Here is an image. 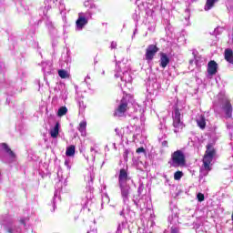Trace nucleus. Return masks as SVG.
<instances>
[{
	"instance_id": "20e7f679",
	"label": "nucleus",
	"mask_w": 233,
	"mask_h": 233,
	"mask_svg": "<svg viewBox=\"0 0 233 233\" xmlns=\"http://www.w3.org/2000/svg\"><path fill=\"white\" fill-rule=\"evenodd\" d=\"M183 115L181 114V110L179 108L175 107L173 112V127L175 134H177L180 130L185 128V124L183 123Z\"/></svg>"
},
{
	"instance_id": "5701e85b",
	"label": "nucleus",
	"mask_w": 233,
	"mask_h": 233,
	"mask_svg": "<svg viewBox=\"0 0 233 233\" xmlns=\"http://www.w3.org/2000/svg\"><path fill=\"white\" fill-rule=\"evenodd\" d=\"M108 203H110V197H108V194L104 193L102 195L101 208H105V205H108Z\"/></svg>"
},
{
	"instance_id": "f704fd0d",
	"label": "nucleus",
	"mask_w": 233,
	"mask_h": 233,
	"mask_svg": "<svg viewBox=\"0 0 233 233\" xmlns=\"http://www.w3.org/2000/svg\"><path fill=\"white\" fill-rule=\"evenodd\" d=\"M223 27H217L214 31V33L216 34V35H219V34L223 33Z\"/></svg>"
},
{
	"instance_id": "a19ab883",
	"label": "nucleus",
	"mask_w": 233,
	"mask_h": 233,
	"mask_svg": "<svg viewBox=\"0 0 233 233\" xmlns=\"http://www.w3.org/2000/svg\"><path fill=\"white\" fill-rule=\"evenodd\" d=\"M53 67H52V62H49V74H52L53 71Z\"/></svg>"
},
{
	"instance_id": "f257e3e1",
	"label": "nucleus",
	"mask_w": 233,
	"mask_h": 233,
	"mask_svg": "<svg viewBox=\"0 0 233 233\" xmlns=\"http://www.w3.org/2000/svg\"><path fill=\"white\" fill-rule=\"evenodd\" d=\"M115 77H120L119 86L123 90L125 87L130 88L132 83V71L130 66L119 63L116 67Z\"/></svg>"
},
{
	"instance_id": "4c0bfd02",
	"label": "nucleus",
	"mask_w": 233,
	"mask_h": 233,
	"mask_svg": "<svg viewBox=\"0 0 233 233\" xmlns=\"http://www.w3.org/2000/svg\"><path fill=\"white\" fill-rule=\"evenodd\" d=\"M65 166L66 167L67 170H70V168H72V167L70 166V159L65 160Z\"/></svg>"
},
{
	"instance_id": "a18cd8bd",
	"label": "nucleus",
	"mask_w": 233,
	"mask_h": 233,
	"mask_svg": "<svg viewBox=\"0 0 233 233\" xmlns=\"http://www.w3.org/2000/svg\"><path fill=\"white\" fill-rule=\"evenodd\" d=\"M227 128H228V130H230V128H232V125H227Z\"/></svg>"
},
{
	"instance_id": "c756f323",
	"label": "nucleus",
	"mask_w": 233,
	"mask_h": 233,
	"mask_svg": "<svg viewBox=\"0 0 233 233\" xmlns=\"http://www.w3.org/2000/svg\"><path fill=\"white\" fill-rule=\"evenodd\" d=\"M184 174L183 171H177L174 174V179L175 181H179L181 179V177H183Z\"/></svg>"
},
{
	"instance_id": "4468645a",
	"label": "nucleus",
	"mask_w": 233,
	"mask_h": 233,
	"mask_svg": "<svg viewBox=\"0 0 233 233\" xmlns=\"http://www.w3.org/2000/svg\"><path fill=\"white\" fill-rule=\"evenodd\" d=\"M159 63L161 68H167L168 63H170V58H168V56H167V54L161 53Z\"/></svg>"
},
{
	"instance_id": "3c124183",
	"label": "nucleus",
	"mask_w": 233,
	"mask_h": 233,
	"mask_svg": "<svg viewBox=\"0 0 233 233\" xmlns=\"http://www.w3.org/2000/svg\"><path fill=\"white\" fill-rule=\"evenodd\" d=\"M102 75L105 76V71L102 72Z\"/></svg>"
},
{
	"instance_id": "2eb2a0df",
	"label": "nucleus",
	"mask_w": 233,
	"mask_h": 233,
	"mask_svg": "<svg viewBox=\"0 0 233 233\" xmlns=\"http://www.w3.org/2000/svg\"><path fill=\"white\" fill-rule=\"evenodd\" d=\"M59 128H61V125L57 122L55 127L50 129L49 134L53 139L57 138V136H59Z\"/></svg>"
},
{
	"instance_id": "473e14b6",
	"label": "nucleus",
	"mask_w": 233,
	"mask_h": 233,
	"mask_svg": "<svg viewBox=\"0 0 233 233\" xmlns=\"http://www.w3.org/2000/svg\"><path fill=\"white\" fill-rule=\"evenodd\" d=\"M90 152H91V156L93 157V161H96V154H97V150H96V148H94V147H91Z\"/></svg>"
},
{
	"instance_id": "6e6552de",
	"label": "nucleus",
	"mask_w": 233,
	"mask_h": 233,
	"mask_svg": "<svg viewBox=\"0 0 233 233\" xmlns=\"http://www.w3.org/2000/svg\"><path fill=\"white\" fill-rule=\"evenodd\" d=\"M121 189V198L124 205L130 203V186H119Z\"/></svg>"
},
{
	"instance_id": "603ef678",
	"label": "nucleus",
	"mask_w": 233,
	"mask_h": 233,
	"mask_svg": "<svg viewBox=\"0 0 233 233\" xmlns=\"http://www.w3.org/2000/svg\"><path fill=\"white\" fill-rule=\"evenodd\" d=\"M86 79H90V77H89V76H86Z\"/></svg>"
},
{
	"instance_id": "39448f33",
	"label": "nucleus",
	"mask_w": 233,
	"mask_h": 233,
	"mask_svg": "<svg viewBox=\"0 0 233 233\" xmlns=\"http://www.w3.org/2000/svg\"><path fill=\"white\" fill-rule=\"evenodd\" d=\"M171 167L177 168V167H184L185 165V154L181 150H177L171 155Z\"/></svg>"
},
{
	"instance_id": "c03bdc74",
	"label": "nucleus",
	"mask_w": 233,
	"mask_h": 233,
	"mask_svg": "<svg viewBox=\"0 0 233 233\" xmlns=\"http://www.w3.org/2000/svg\"><path fill=\"white\" fill-rule=\"evenodd\" d=\"M127 156H128V150H126L124 153V157L127 158Z\"/></svg>"
},
{
	"instance_id": "f3484780",
	"label": "nucleus",
	"mask_w": 233,
	"mask_h": 233,
	"mask_svg": "<svg viewBox=\"0 0 233 233\" xmlns=\"http://www.w3.org/2000/svg\"><path fill=\"white\" fill-rule=\"evenodd\" d=\"M224 57L228 63L233 65V51L230 48L225 50Z\"/></svg>"
},
{
	"instance_id": "a878e982",
	"label": "nucleus",
	"mask_w": 233,
	"mask_h": 233,
	"mask_svg": "<svg viewBox=\"0 0 233 233\" xmlns=\"http://www.w3.org/2000/svg\"><path fill=\"white\" fill-rule=\"evenodd\" d=\"M78 15L81 17H84V19L86 20V22L88 23V20L89 19H92V11L88 10L87 12L86 13H79Z\"/></svg>"
},
{
	"instance_id": "37998d69",
	"label": "nucleus",
	"mask_w": 233,
	"mask_h": 233,
	"mask_svg": "<svg viewBox=\"0 0 233 233\" xmlns=\"http://www.w3.org/2000/svg\"><path fill=\"white\" fill-rule=\"evenodd\" d=\"M195 63L196 65H199V60H198V56H195Z\"/></svg>"
},
{
	"instance_id": "bb28decb",
	"label": "nucleus",
	"mask_w": 233,
	"mask_h": 233,
	"mask_svg": "<svg viewBox=\"0 0 233 233\" xmlns=\"http://www.w3.org/2000/svg\"><path fill=\"white\" fill-rule=\"evenodd\" d=\"M58 76H59V77H61V79H66V78L70 77L68 71H66L65 69L58 70Z\"/></svg>"
},
{
	"instance_id": "0eeeda50",
	"label": "nucleus",
	"mask_w": 233,
	"mask_h": 233,
	"mask_svg": "<svg viewBox=\"0 0 233 233\" xmlns=\"http://www.w3.org/2000/svg\"><path fill=\"white\" fill-rule=\"evenodd\" d=\"M2 148L5 150V155L4 157V161L5 163H15L17 161V156H15V153L10 149V147L6 145L5 143L2 144Z\"/></svg>"
},
{
	"instance_id": "c85d7f7f",
	"label": "nucleus",
	"mask_w": 233,
	"mask_h": 233,
	"mask_svg": "<svg viewBox=\"0 0 233 233\" xmlns=\"http://www.w3.org/2000/svg\"><path fill=\"white\" fill-rule=\"evenodd\" d=\"M84 5L86 8H89L90 10H94L96 8V5L92 0H87L84 3Z\"/></svg>"
},
{
	"instance_id": "6ab92c4d",
	"label": "nucleus",
	"mask_w": 233,
	"mask_h": 233,
	"mask_svg": "<svg viewBox=\"0 0 233 233\" xmlns=\"http://www.w3.org/2000/svg\"><path fill=\"white\" fill-rule=\"evenodd\" d=\"M78 131L84 137L85 136H86V120H83L82 122H80L78 126Z\"/></svg>"
},
{
	"instance_id": "dca6fc26",
	"label": "nucleus",
	"mask_w": 233,
	"mask_h": 233,
	"mask_svg": "<svg viewBox=\"0 0 233 233\" xmlns=\"http://www.w3.org/2000/svg\"><path fill=\"white\" fill-rule=\"evenodd\" d=\"M223 109L228 117H232V105H230V102H228V100L225 101Z\"/></svg>"
},
{
	"instance_id": "b1692460",
	"label": "nucleus",
	"mask_w": 233,
	"mask_h": 233,
	"mask_svg": "<svg viewBox=\"0 0 233 233\" xmlns=\"http://www.w3.org/2000/svg\"><path fill=\"white\" fill-rule=\"evenodd\" d=\"M5 230H7L8 233H21V228L15 226H7Z\"/></svg>"
},
{
	"instance_id": "4be33fe9",
	"label": "nucleus",
	"mask_w": 233,
	"mask_h": 233,
	"mask_svg": "<svg viewBox=\"0 0 233 233\" xmlns=\"http://www.w3.org/2000/svg\"><path fill=\"white\" fill-rule=\"evenodd\" d=\"M66 156H67V157H73V156H76V147H68L66 150Z\"/></svg>"
},
{
	"instance_id": "ea45409f",
	"label": "nucleus",
	"mask_w": 233,
	"mask_h": 233,
	"mask_svg": "<svg viewBox=\"0 0 233 233\" xmlns=\"http://www.w3.org/2000/svg\"><path fill=\"white\" fill-rule=\"evenodd\" d=\"M171 233H179V229L177 228H171Z\"/></svg>"
},
{
	"instance_id": "9d476101",
	"label": "nucleus",
	"mask_w": 233,
	"mask_h": 233,
	"mask_svg": "<svg viewBox=\"0 0 233 233\" xmlns=\"http://www.w3.org/2000/svg\"><path fill=\"white\" fill-rule=\"evenodd\" d=\"M128 181H130V177H128V172H127L125 168L120 169V173L118 176L119 187L126 186L128 183Z\"/></svg>"
},
{
	"instance_id": "ddd939ff",
	"label": "nucleus",
	"mask_w": 233,
	"mask_h": 233,
	"mask_svg": "<svg viewBox=\"0 0 233 233\" xmlns=\"http://www.w3.org/2000/svg\"><path fill=\"white\" fill-rule=\"evenodd\" d=\"M48 13V8L45 7L44 8V21H46V25L47 26L48 30L52 32L54 30V23L51 22L50 18L46 15Z\"/></svg>"
},
{
	"instance_id": "5fc2aeb1",
	"label": "nucleus",
	"mask_w": 233,
	"mask_h": 233,
	"mask_svg": "<svg viewBox=\"0 0 233 233\" xmlns=\"http://www.w3.org/2000/svg\"><path fill=\"white\" fill-rule=\"evenodd\" d=\"M120 216H123V212L120 213Z\"/></svg>"
},
{
	"instance_id": "f8f14e48",
	"label": "nucleus",
	"mask_w": 233,
	"mask_h": 233,
	"mask_svg": "<svg viewBox=\"0 0 233 233\" xmlns=\"http://www.w3.org/2000/svg\"><path fill=\"white\" fill-rule=\"evenodd\" d=\"M76 25V30L81 31L83 30V28H85V26H86V25H88V22L86 21V19H85L84 16H82V15H78Z\"/></svg>"
},
{
	"instance_id": "cd10ccee",
	"label": "nucleus",
	"mask_w": 233,
	"mask_h": 233,
	"mask_svg": "<svg viewBox=\"0 0 233 233\" xmlns=\"http://www.w3.org/2000/svg\"><path fill=\"white\" fill-rule=\"evenodd\" d=\"M68 112V108L66 106H61L57 111L58 117H63V116H66Z\"/></svg>"
},
{
	"instance_id": "f03ea898",
	"label": "nucleus",
	"mask_w": 233,
	"mask_h": 233,
	"mask_svg": "<svg viewBox=\"0 0 233 233\" xmlns=\"http://www.w3.org/2000/svg\"><path fill=\"white\" fill-rule=\"evenodd\" d=\"M215 156L216 149H214L212 145L208 144L203 158V166L200 168V176H208V172H210V163H212Z\"/></svg>"
},
{
	"instance_id": "2f4dec72",
	"label": "nucleus",
	"mask_w": 233,
	"mask_h": 233,
	"mask_svg": "<svg viewBox=\"0 0 233 233\" xmlns=\"http://www.w3.org/2000/svg\"><path fill=\"white\" fill-rule=\"evenodd\" d=\"M62 57H65V63H66L68 65V63H72V58L70 57V55H68V53L64 54L62 56Z\"/></svg>"
},
{
	"instance_id": "79ce46f5",
	"label": "nucleus",
	"mask_w": 233,
	"mask_h": 233,
	"mask_svg": "<svg viewBox=\"0 0 233 233\" xmlns=\"http://www.w3.org/2000/svg\"><path fill=\"white\" fill-rule=\"evenodd\" d=\"M162 147H168V142L167 140L162 141Z\"/></svg>"
},
{
	"instance_id": "7c9ffc66",
	"label": "nucleus",
	"mask_w": 233,
	"mask_h": 233,
	"mask_svg": "<svg viewBox=\"0 0 233 233\" xmlns=\"http://www.w3.org/2000/svg\"><path fill=\"white\" fill-rule=\"evenodd\" d=\"M143 190H145V184H143V182H139V186L137 188L138 198L143 194Z\"/></svg>"
},
{
	"instance_id": "09e8293b",
	"label": "nucleus",
	"mask_w": 233,
	"mask_h": 233,
	"mask_svg": "<svg viewBox=\"0 0 233 233\" xmlns=\"http://www.w3.org/2000/svg\"><path fill=\"white\" fill-rule=\"evenodd\" d=\"M189 63L192 65L194 63V60H190Z\"/></svg>"
},
{
	"instance_id": "72a5a7b5",
	"label": "nucleus",
	"mask_w": 233,
	"mask_h": 233,
	"mask_svg": "<svg viewBox=\"0 0 233 233\" xmlns=\"http://www.w3.org/2000/svg\"><path fill=\"white\" fill-rule=\"evenodd\" d=\"M60 185H61V181L57 182V184H56V192H55L54 201H56V198H57V192H59V187H58V189H57V187H60Z\"/></svg>"
},
{
	"instance_id": "c9c22d12",
	"label": "nucleus",
	"mask_w": 233,
	"mask_h": 233,
	"mask_svg": "<svg viewBox=\"0 0 233 233\" xmlns=\"http://www.w3.org/2000/svg\"><path fill=\"white\" fill-rule=\"evenodd\" d=\"M197 198H198V201H205V195H203L202 193H198V195H197Z\"/></svg>"
},
{
	"instance_id": "a211bd4d",
	"label": "nucleus",
	"mask_w": 233,
	"mask_h": 233,
	"mask_svg": "<svg viewBox=\"0 0 233 233\" xmlns=\"http://www.w3.org/2000/svg\"><path fill=\"white\" fill-rule=\"evenodd\" d=\"M172 212V215L168 217V221L171 223V225H176L177 222V208H174Z\"/></svg>"
},
{
	"instance_id": "7ed1b4c3",
	"label": "nucleus",
	"mask_w": 233,
	"mask_h": 233,
	"mask_svg": "<svg viewBox=\"0 0 233 233\" xmlns=\"http://www.w3.org/2000/svg\"><path fill=\"white\" fill-rule=\"evenodd\" d=\"M133 203L137 208H140V210H150L152 208V200L150 197L147 195H142L140 198L137 196H134Z\"/></svg>"
},
{
	"instance_id": "1a4fd4ad",
	"label": "nucleus",
	"mask_w": 233,
	"mask_h": 233,
	"mask_svg": "<svg viewBox=\"0 0 233 233\" xmlns=\"http://www.w3.org/2000/svg\"><path fill=\"white\" fill-rule=\"evenodd\" d=\"M158 50L159 49L155 45H149L146 50V61H152V59H154V56L157 54Z\"/></svg>"
},
{
	"instance_id": "58836bf2",
	"label": "nucleus",
	"mask_w": 233,
	"mask_h": 233,
	"mask_svg": "<svg viewBox=\"0 0 233 233\" xmlns=\"http://www.w3.org/2000/svg\"><path fill=\"white\" fill-rule=\"evenodd\" d=\"M143 152H145V148H144V147H138V148L137 149V154H141V153H143Z\"/></svg>"
},
{
	"instance_id": "423d86ee",
	"label": "nucleus",
	"mask_w": 233,
	"mask_h": 233,
	"mask_svg": "<svg viewBox=\"0 0 233 233\" xmlns=\"http://www.w3.org/2000/svg\"><path fill=\"white\" fill-rule=\"evenodd\" d=\"M127 110H128V97L126 96L122 97L118 107L115 111V116L117 117H125Z\"/></svg>"
},
{
	"instance_id": "412c9836",
	"label": "nucleus",
	"mask_w": 233,
	"mask_h": 233,
	"mask_svg": "<svg viewBox=\"0 0 233 233\" xmlns=\"http://www.w3.org/2000/svg\"><path fill=\"white\" fill-rule=\"evenodd\" d=\"M197 125L203 130L207 127V122L204 116H200L197 118Z\"/></svg>"
},
{
	"instance_id": "9b49d317",
	"label": "nucleus",
	"mask_w": 233,
	"mask_h": 233,
	"mask_svg": "<svg viewBox=\"0 0 233 233\" xmlns=\"http://www.w3.org/2000/svg\"><path fill=\"white\" fill-rule=\"evenodd\" d=\"M218 73V63L216 61L211 60L208 64V77H212L215 74Z\"/></svg>"
},
{
	"instance_id": "393cba45",
	"label": "nucleus",
	"mask_w": 233,
	"mask_h": 233,
	"mask_svg": "<svg viewBox=\"0 0 233 233\" xmlns=\"http://www.w3.org/2000/svg\"><path fill=\"white\" fill-rule=\"evenodd\" d=\"M76 101L79 106V114H83V112H85V109L86 108V105H85V102H83L81 98H77Z\"/></svg>"
},
{
	"instance_id": "49530a36",
	"label": "nucleus",
	"mask_w": 233,
	"mask_h": 233,
	"mask_svg": "<svg viewBox=\"0 0 233 233\" xmlns=\"http://www.w3.org/2000/svg\"><path fill=\"white\" fill-rule=\"evenodd\" d=\"M20 223H22V225H25V219H21Z\"/></svg>"
},
{
	"instance_id": "aec40b11",
	"label": "nucleus",
	"mask_w": 233,
	"mask_h": 233,
	"mask_svg": "<svg viewBox=\"0 0 233 233\" xmlns=\"http://www.w3.org/2000/svg\"><path fill=\"white\" fill-rule=\"evenodd\" d=\"M218 3V0H207L206 5L204 6V10L208 12V10H212L214 8V5Z\"/></svg>"
},
{
	"instance_id": "e433bc0d",
	"label": "nucleus",
	"mask_w": 233,
	"mask_h": 233,
	"mask_svg": "<svg viewBox=\"0 0 233 233\" xmlns=\"http://www.w3.org/2000/svg\"><path fill=\"white\" fill-rule=\"evenodd\" d=\"M116 48H117V42L112 41L111 45H110V49L111 50H116Z\"/></svg>"
},
{
	"instance_id": "de8ad7c7",
	"label": "nucleus",
	"mask_w": 233,
	"mask_h": 233,
	"mask_svg": "<svg viewBox=\"0 0 233 233\" xmlns=\"http://www.w3.org/2000/svg\"><path fill=\"white\" fill-rule=\"evenodd\" d=\"M133 137H134L135 139H137V135H134Z\"/></svg>"
},
{
	"instance_id": "8fccbe9b",
	"label": "nucleus",
	"mask_w": 233,
	"mask_h": 233,
	"mask_svg": "<svg viewBox=\"0 0 233 233\" xmlns=\"http://www.w3.org/2000/svg\"><path fill=\"white\" fill-rule=\"evenodd\" d=\"M136 32H137V30H135V31H134V35H136Z\"/></svg>"
},
{
	"instance_id": "864d4df0",
	"label": "nucleus",
	"mask_w": 233,
	"mask_h": 233,
	"mask_svg": "<svg viewBox=\"0 0 233 233\" xmlns=\"http://www.w3.org/2000/svg\"><path fill=\"white\" fill-rule=\"evenodd\" d=\"M56 1H57V0H53V3H56Z\"/></svg>"
}]
</instances>
